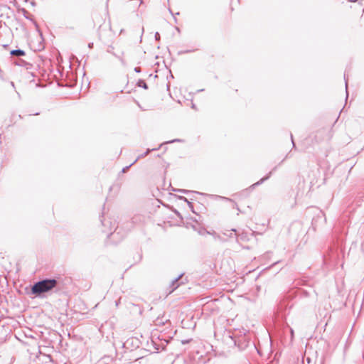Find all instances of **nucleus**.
<instances>
[{"instance_id": "nucleus-1", "label": "nucleus", "mask_w": 364, "mask_h": 364, "mask_svg": "<svg viewBox=\"0 0 364 364\" xmlns=\"http://www.w3.org/2000/svg\"><path fill=\"white\" fill-rule=\"evenodd\" d=\"M60 281V278L43 279L35 282L31 288V294L35 297L42 298L43 294L56 288Z\"/></svg>"}, {"instance_id": "nucleus-2", "label": "nucleus", "mask_w": 364, "mask_h": 364, "mask_svg": "<svg viewBox=\"0 0 364 364\" xmlns=\"http://www.w3.org/2000/svg\"><path fill=\"white\" fill-rule=\"evenodd\" d=\"M168 343V341L165 338H160L158 337L157 338H154V337L151 338V346L154 347V350L158 352L159 350H165L166 346Z\"/></svg>"}, {"instance_id": "nucleus-3", "label": "nucleus", "mask_w": 364, "mask_h": 364, "mask_svg": "<svg viewBox=\"0 0 364 364\" xmlns=\"http://www.w3.org/2000/svg\"><path fill=\"white\" fill-rule=\"evenodd\" d=\"M181 141H182L181 139H173V140H171V141H165V142L161 144L157 148L147 149L145 152H144L143 154H141L139 156H138V157L133 161V164H135L139 159L146 156L152 151L159 150L162 146L163 144H172V143H174V142H181Z\"/></svg>"}, {"instance_id": "nucleus-4", "label": "nucleus", "mask_w": 364, "mask_h": 364, "mask_svg": "<svg viewBox=\"0 0 364 364\" xmlns=\"http://www.w3.org/2000/svg\"><path fill=\"white\" fill-rule=\"evenodd\" d=\"M277 166H275L273 170L272 171H270L267 176H265L264 177L262 178L259 181H258L257 182L253 183L252 185H251L248 188L245 189L244 191V192H249L250 191H252L253 189H255L257 186L262 184L265 181L268 180L269 178V177L271 176L272 173V171H274L276 169H277Z\"/></svg>"}, {"instance_id": "nucleus-5", "label": "nucleus", "mask_w": 364, "mask_h": 364, "mask_svg": "<svg viewBox=\"0 0 364 364\" xmlns=\"http://www.w3.org/2000/svg\"><path fill=\"white\" fill-rule=\"evenodd\" d=\"M299 294H300L301 297L306 298V297L311 296L316 294V292L312 288H310L309 290L300 289Z\"/></svg>"}, {"instance_id": "nucleus-6", "label": "nucleus", "mask_w": 364, "mask_h": 364, "mask_svg": "<svg viewBox=\"0 0 364 364\" xmlns=\"http://www.w3.org/2000/svg\"><path fill=\"white\" fill-rule=\"evenodd\" d=\"M183 275V274H181L172 280L171 284V288H172V289L171 291L176 289L180 286L179 280L182 278Z\"/></svg>"}, {"instance_id": "nucleus-7", "label": "nucleus", "mask_w": 364, "mask_h": 364, "mask_svg": "<svg viewBox=\"0 0 364 364\" xmlns=\"http://www.w3.org/2000/svg\"><path fill=\"white\" fill-rule=\"evenodd\" d=\"M10 54H11V56L20 57V56L25 55L26 53H25V51L23 50L15 49V50H11Z\"/></svg>"}, {"instance_id": "nucleus-8", "label": "nucleus", "mask_w": 364, "mask_h": 364, "mask_svg": "<svg viewBox=\"0 0 364 364\" xmlns=\"http://www.w3.org/2000/svg\"><path fill=\"white\" fill-rule=\"evenodd\" d=\"M143 3L142 0H131L129 5L134 9L138 8Z\"/></svg>"}, {"instance_id": "nucleus-9", "label": "nucleus", "mask_w": 364, "mask_h": 364, "mask_svg": "<svg viewBox=\"0 0 364 364\" xmlns=\"http://www.w3.org/2000/svg\"><path fill=\"white\" fill-rule=\"evenodd\" d=\"M178 198L179 200H183V201H184L186 203H188V205L189 208L191 210V211L193 213H195V211L193 210V203L191 202L188 201V199L186 197H184V196H180Z\"/></svg>"}, {"instance_id": "nucleus-10", "label": "nucleus", "mask_w": 364, "mask_h": 364, "mask_svg": "<svg viewBox=\"0 0 364 364\" xmlns=\"http://www.w3.org/2000/svg\"><path fill=\"white\" fill-rule=\"evenodd\" d=\"M172 191H176V192H178V193H185V194H187L188 193H197V194H202L201 193H199V192H197V191H188V190H186V189H176V188H173Z\"/></svg>"}, {"instance_id": "nucleus-11", "label": "nucleus", "mask_w": 364, "mask_h": 364, "mask_svg": "<svg viewBox=\"0 0 364 364\" xmlns=\"http://www.w3.org/2000/svg\"><path fill=\"white\" fill-rule=\"evenodd\" d=\"M136 85L139 87L144 88V90L148 89V85L144 80H141V79L139 80L136 83Z\"/></svg>"}, {"instance_id": "nucleus-12", "label": "nucleus", "mask_w": 364, "mask_h": 364, "mask_svg": "<svg viewBox=\"0 0 364 364\" xmlns=\"http://www.w3.org/2000/svg\"><path fill=\"white\" fill-rule=\"evenodd\" d=\"M22 12H23V16L26 18V19H28L30 21H33V19L31 18V17L30 16L28 12L25 9H22Z\"/></svg>"}, {"instance_id": "nucleus-13", "label": "nucleus", "mask_w": 364, "mask_h": 364, "mask_svg": "<svg viewBox=\"0 0 364 364\" xmlns=\"http://www.w3.org/2000/svg\"><path fill=\"white\" fill-rule=\"evenodd\" d=\"M220 198H221L223 200H224L230 201V202H232V203H234V208H237V210L240 211V209H239V208H238L237 205V204H236V203H235L232 199H230V198H226V197H220Z\"/></svg>"}, {"instance_id": "nucleus-14", "label": "nucleus", "mask_w": 364, "mask_h": 364, "mask_svg": "<svg viewBox=\"0 0 364 364\" xmlns=\"http://www.w3.org/2000/svg\"><path fill=\"white\" fill-rule=\"evenodd\" d=\"M14 64L18 66H24L27 64V63L23 60H19L18 61H15Z\"/></svg>"}, {"instance_id": "nucleus-15", "label": "nucleus", "mask_w": 364, "mask_h": 364, "mask_svg": "<svg viewBox=\"0 0 364 364\" xmlns=\"http://www.w3.org/2000/svg\"><path fill=\"white\" fill-rule=\"evenodd\" d=\"M344 80H345L346 94L348 95V76H347L346 72L344 73Z\"/></svg>"}, {"instance_id": "nucleus-16", "label": "nucleus", "mask_w": 364, "mask_h": 364, "mask_svg": "<svg viewBox=\"0 0 364 364\" xmlns=\"http://www.w3.org/2000/svg\"><path fill=\"white\" fill-rule=\"evenodd\" d=\"M133 164H133V162H132L130 165H129V166H127L124 167V168H122V173H125V172H127V170H128V169H129V168H130Z\"/></svg>"}, {"instance_id": "nucleus-17", "label": "nucleus", "mask_w": 364, "mask_h": 364, "mask_svg": "<svg viewBox=\"0 0 364 364\" xmlns=\"http://www.w3.org/2000/svg\"><path fill=\"white\" fill-rule=\"evenodd\" d=\"M117 230V228H116L114 232H110L109 235L112 236V237H114L117 235L119 234V232Z\"/></svg>"}, {"instance_id": "nucleus-18", "label": "nucleus", "mask_w": 364, "mask_h": 364, "mask_svg": "<svg viewBox=\"0 0 364 364\" xmlns=\"http://www.w3.org/2000/svg\"><path fill=\"white\" fill-rule=\"evenodd\" d=\"M113 55H114L115 57H117V58L120 60V62H121L123 65H124V64H125L124 60V59H123L122 58H121V57H119V56L117 55L115 53H113Z\"/></svg>"}, {"instance_id": "nucleus-19", "label": "nucleus", "mask_w": 364, "mask_h": 364, "mask_svg": "<svg viewBox=\"0 0 364 364\" xmlns=\"http://www.w3.org/2000/svg\"><path fill=\"white\" fill-rule=\"evenodd\" d=\"M154 37H155L156 41H159V39H160V35H159V33L158 32H156V33H155Z\"/></svg>"}, {"instance_id": "nucleus-20", "label": "nucleus", "mask_w": 364, "mask_h": 364, "mask_svg": "<svg viewBox=\"0 0 364 364\" xmlns=\"http://www.w3.org/2000/svg\"><path fill=\"white\" fill-rule=\"evenodd\" d=\"M290 136H291V143H292V145H293V147L295 148L296 146H295V143L294 141V139H293V135L292 134H290Z\"/></svg>"}, {"instance_id": "nucleus-21", "label": "nucleus", "mask_w": 364, "mask_h": 364, "mask_svg": "<svg viewBox=\"0 0 364 364\" xmlns=\"http://www.w3.org/2000/svg\"><path fill=\"white\" fill-rule=\"evenodd\" d=\"M134 71L136 73H141V68L139 67H136V68H134Z\"/></svg>"}, {"instance_id": "nucleus-22", "label": "nucleus", "mask_w": 364, "mask_h": 364, "mask_svg": "<svg viewBox=\"0 0 364 364\" xmlns=\"http://www.w3.org/2000/svg\"><path fill=\"white\" fill-rule=\"evenodd\" d=\"M174 213L178 217L181 218V213L178 210H176Z\"/></svg>"}, {"instance_id": "nucleus-23", "label": "nucleus", "mask_w": 364, "mask_h": 364, "mask_svg": "<svg viewBox=\"0 0 364 364\" xmlns=\"http://www.w3.org/2000/svg\"><path fill=\"white\" fill-rule=\"evenodd\" d=\"M188 342H189V340H183V341H181V343H182V344H186V343H188Z\"/></svg>"}, {"instance_id": "nucleus-24", "label": "nucleus", "mask_w": 364, "mask_h": 364, "mask_svg": "<svg viewBox=\"0 0 364 364\" xmlns=\"http://www.w3.org/2000/svg\"><path fill=\"white\" fill-rule=\"evenodd\" d=\"M88 47H89L90 48H92L93 47V43H90L88 44Z\"/></svg>"}, {"instance_id": "nucleus-25", "label": "nucleus", "mask_w": 364, "mask_h": 364, "mask_svg": "<svg viewBox=\"0 0 364 364\" xmlns=\"http://www.w3.org/2000/svg\"><path fill=\"white\" fill-rule=\"evenodd\" d=\"M282 308H283V306H282V303H280L279 306V309L280 310H282Z\"/></svg>"}, {"instance_id": "nucleus-26", "label": "nucleus", "mask_w": 364, "mask_h": 364, "mask_svg": "<svg viewBox=\"0 0 364 364\" xmlns=\"http://www.w3.org/2000/svg\"><path fill=\"white\" fill-rule=\"evenodd\" d=\"M10 84H11V85L13 87H14V82H10Z\"/></svg>"}, {"instance_id": "nucleus-27", "label": "nucleus", "mask_w": 364, "mask_h": 364, "mask_svg": "<svg viewBox=\"0 0 364 364\" xmlns=\"http://www.w3.org/2000/svg\"><path fill=\"white\" fill-rule=\"evenodd\" d=\"M191 107H192L193 109H196V105L193 103V104H192Z\"/></svg>"}, {"instance_id": "nucleus-28", "label": "nucleus", "mask_w": 364, "mask_h": 364, "mask_svg": "<svg viewBox=\"0 0 364 364\" xmlns=\"http://www.w3.org/2000/svg\"><path fill=\"white\" fill-rule=\"evenodd\" d=\"M291 336H293V335H294V331H293V329H291Z\"/></svg>"}, {"instance_id": "nucleus-29", "label": "nucleus", "mask_w": 364, "mask_h": 364, "mask_svg": "<svg viewBox=\"0 0 364 364\" xmlns=\"http://www.w3.org/2000/svg\"><path fill=\"white\" fill-rule=\"evenodd\" d=\"M277 263H279V261L275 262L273 264V265H275V264H277Z\"/></svg>"}, {"instance_id": "nucleus-30", "label": "nucleus", "mask_w": 364, "mask_h": 364, "mask_svg": "<svg viewBox=\"0 0 364 364\" xmlns=\"http://www.w3.org/2000/svg\"><path fill=\"white\" fill-rule=\"evenodd\" d=\"M285 160H286V157H285V158H284V159H283V160H282V162H281V163L284 162V161H285Z\"/></svg>"}, {"instance_id": "nucleus-31", "label": "nucleus", "mask_w": 364, "mask_h": 364, "mask_svg": "<svg viewBox=\"0 0 364 364\" xmlns=\"http://www.w3.org/2000/svg\"><path fill=\"white\" fill-rule=\"evenodd\" d=\"M285 160H286V157H285V158H284V159H283V160H282V162H281V163L284 162V161H285Z\"/></svg>"}, {"instance_id": "nucleus-32", "label": "nucleus", "mask_w": 364, "mask_h": 364, "mask_svg": "<svg viewBox=\"0 0 364 364\" xmlns=\"http://www.w3.org/2000/svg\"><path fill=\"white\" fill-rule=\"evenodd\" d=\"M285 160H286V157H285V158H284V159H283V160H282V162H281V163L284 162V161H285Z\"/></svg>"}, {"instance_id": "nucleus-33", "label": "nucleus", "mask_w": 364, "mask_h": 364, "mask_svg": "<svg viewBox=\"0 0 364 364\" xmlns=\"http://www.w3.org/2000/svg\"><path fill=\"white\" fill-rule=\"evenodd\" d=\"M231 231H232V232H236V230H235V229H232V230H231Z\"/></svg>"}]
</instances>
